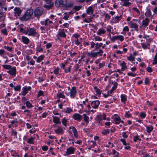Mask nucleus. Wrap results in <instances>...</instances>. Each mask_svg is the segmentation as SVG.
I'll return each instance as SVG.
<instances>
[{
  "label": "nucleus",
  "mask_w": 157,
  "mask_h": 157,
  "mask_svg": "<svg viewBox=\"0 0 157 157\" xmlns=\"http://www.w3.org/2000/svg\"><path fill=\"white\" fill-rule=\"evenodd\" d=\"M33 13V10L29 9L26 11L21 19L22 21H27L30 18Z\"/></svg>",
  "instance_id": "1"
},
{
  "label": "nucleus",
  "mask_w": 157,
  "mask_h": 157,
  "mask_svg": "<svg viewBox=\"0 0 157 157\" xmlns=\"http://www.w3.org/2000/svg\"><path fill=\"white\" fill-rule=\"evenodd\" d=\"M44 10L42 7H37L34 10V15L35 17H39L43 13Z\"/></svg>",
  "instance_id": "2"
},
{
  "label": "nucleus",
  "mask_w": 157,
  "mask_h": 157,
  "mask_svg": "<svg viewBox=\"0 0 157 157\" xmlns=\"http://www.w3.org/2000/svg\"><path fill=\"white\" fill-rule=\"evenodd\" d=\"M67 2L66 0H56L55 4L57 7H64Z\"/></svg>",
  "instance_id": "3"
},
{
  "label": "nucleus",
  "mask_w": 157,
  "mask_h": 157,
  "mask_svg": "<svg viewBox=\"0 0 157 157\" xmlns=\"http://www.w3.org/2000/svg\"><path fill=\"white\" fill-rule=\"evenodd\" d=\"M106 115L105 114H103L102 115H98L95 118V120L96 122H98L100 125H102L101 121L103 120H106Z\"/></svg>",
  "instance_id": "4"
},
{
  "label": "nucleus",
  "mask_w": 157,
  "mask_h": 157,
  "mask_svg": "<svg viewBox=\"0 0 157 157\" xmlns=\"http://www.w3.org/2000/svg\"><path fill=\"white\" fill-rule=\"evenodd\" d=\"M46 3L44 4L43 7L47 9H51L53 6L54 3L52 0H44Z\"/></svg>",
  "instance_id": "5"
},
{
  "label": "nucleus",
  "mask_w": 157,
  "mask_h": 157,
  "mask_svg": "<svg viewBox=\"0 0 157 157\" xmlns=\"http://www.w3.org/2000/svg\"><path fill=\"white\" fill-rule=\"evenodd\" d=\"M27 29H28L29 36H35L37 34V33L36 32V29L34 28H29L28 27Z\"/></svg>",
  "instance_id": "6"
},
{
  "label": "nucleus",
  "mask_w": 157,
  "mask_h": 157,
  "mask_svg": "<svg viewBox=\"0 0 157 157\" xmlns=\"http://www.w3.org/2000/svg\"><path fill=\"white\" fill-rule=\"evenodd\" d=\"M77 91L75 87H72L70 92V97L71 98H74L76 95Z\"/></svg>",
  "instance_id": "7"
},
{
  "label": "nucleus",
  "mask_w": 157,
  "mask_h": 157,
  "mask_svg": "<svg viewBox=\"0 0 157 157\" xmlns=\"http://www.w3.org/2000/svg\"><path fill=\"white\" fill-rule=\"evenodd\" d=\"M17 70L15 67H12L9 70L7 71V73L10 75L15 76L16 74Z\"/></svg>",
  "instance_id": "8"
},
{
  "label": "nucleus",
  "mask_w": 157,
  "mask_h": 157,
  "mask_svg": "<svg viewBox=\"0 0 157 157\" xmlns=\"http://www.w3.org/2000/svg\"><path fill=\"white\" fill-rule=\"evenodd\" d=\"M100 103L99 100L93 101L91 103V105L92 107L94 109H97Z\"/></svg>",
  "instance_id": "9"
},
{
  "label": "nucleus",
  "mask_w": 157,
  "mask_h": 157,
  "mask_svg": "<svg viewBox=\"0 0 157 157\" xmlns=\"http://www.w3.org/2000/svg\"><path fill=\"white\" fill-rule=\"evenodd\" d=\"M75 150L74 148L73 147H70L67 148L66 152V155H69L73 154L75 151Z\"/></svg>",
  "instance_id": "10"
},
{
  "label": "nucleus",
  "mask_w": 157,
  "mask_h": 157,
  "mask_svg": "<svg viewBox=\"0 0 157 157\" xmlns=\"http://www.w3.org/2000/svg\"><path fill=\"white\" fill-rule=\"evenodd\" d=\"M73 118L77 121H80L82 118V116L78 113H76L73 115Z\"/></svg>",
  "instance_id": "11"
},
{
  "label": "nucleus",
  "mask_w": 157,
  "mask_h": 157,
  "mask_svg": "<svg viewBox=\"0 0 157 157\" xmlns=\"http://www.w3.org/2000/svg\"><path fill=\"white\" fill-rule=\"evenodd\" d=\"M113 123L116 124H119L121 122V119L118 115L115 116L113 118Z\"/></svg>",
  "instance_id": "12"
},
{
  "label": "nucleus",
  "mask_w": 157,
  "mask_h": 157,
  "mask_svg": "<svg viewBox=\"0 0 157 157\" xmlns=\"http://www.w3.org/2000/svg\"><path fill=\"white\" fill-rule=\"evenodd\" d=\"M149 20L148 18L146 17L142 21V26H144V27H146L148 25Z\"/></svg>",
  "instance_id": "13"
},
{
  "label": "nucleus",
  "mask_w": 157,
  "mask_h": 157,
  "mask_svg": "<svg viewBox=\"0 0 157 157\" xmlns=\"http://www.w3.org/2000/svg\"><path fill=\"white\" fill-rule=\"evenodd\" d=\"M130 25L131 28H134L135 30L137 32L138 31V26L136 23H133L132 22H130Z\"/></svg>",
  "instance_id": "14"
},
{
  "label": "nucleus",
  "mask_w": 157,
  "mask_h": 157,
  "mask_svg": "<svg viewBox=\"0 0 157 157\" xmlns=\"http://www.w3.org/2000/svg\"><path fill=\"white\" fill-rule=\"evenodd\" d=\"M21 10L19 8H15L14 9V14L16 16H19L21 13Z\"/></svg>",
  "instance_id": "15"
},
{
  "label": "nucleus",
  "mask_w": 157,
  "mask_h": 157,
  "mask_svg": "<svg viewBox=\"0 0 157 157\" xmlns=\"http://www.w3.org/2000/svg\"><path fill=\"white\" fill-rule=\"evenodd\" d=\"M64 29H62L61 31H59L58 33L59 36L60 37L65 38L66 35L64 31Z\"/></svg>",
  "instance_id": "16"
},
{
  "label": "nucleus",
  "mask_w": 157,
  "mask_h": 157,
  "mask_svg": "<svg viewBox=\"0 0 157 157\" xmlns=\"http://www.w3.org/2000/svg\"><path fill=\"white\" fill-rule=\"evenodd\" d=\"M53 122L56 124H58L61 123L60 119L59 118L57 117L53 116Z\"/></svg>",
  "instance_id": "17"
},
{
  "label": "nucleus",
  "mask_w": 157,
  "mask_h": 157,
  "mask_svg": "<svg viewBox=\"0 0 157 157\" xmlns=\"http://www.w3.org/2000/svg\"><path fill=\"white\" fill-rule=\"evenodd\" d=\"M22 41L23 43L25 44H28L29 42V40L27 37L22 36L21 37Z\"/></svg>",
  "instance_id": "18"
},
{
  "label": "nucleus",
  "mask_w": 157,
  "mask_h": 157,
  "mask_svg": "<svg viewBox=\"0 0 157 157\" xmlns=\"http://www.w3.org/2000/svg\"><path fill=\"white\" fill-rule=\"evenodd\" d=\"M74 5V2L72 1H69L67 2H66V5L64 7L71 8Z\"/></svg>",
  "instance_id": "19"
},
{
  "label": "nucleus",
  "mask_w": 157,
  "mask_h": 157,
  "mask_svg": "<svg viewBox=\"0 0 157 157\" xmlns=\"http://www.w3.org/2000/svg\"><path fill=\"white\" fill-rule=\"evenodd\" d=\"M93 11L94 10L92 7L91 6H90L89 7L86 9V13L88 15L92 14L93 13Z\"/></svg>",
  "instance_id": "20"
},
{
  "label": "nucleus",
  "mask_w": 157,
  "mask_h": 157,
  "mask_svg": "<svg viewBox=\"0 0 157 157\" xmlns=\"http://www.w3.org/2000/svg\"><path fill=\"white\" fill-rule=\"evenodd\" d=\"M126 96L123 94H122L121 96V102L125 103L127 101Z\"/></svg>",
  "instance_id": "21"
},
{
  "label": "nucleus",
  "mask_w": 157,
  "mask_h": 157,
  "mask_svg": "<svg viewBox=\"0 0 157 157\" xmlns=\"http://www.w3.org/2000/svg\"><path fill=\"white\" fill-rule=\"evenodd\" d=\"M120 65L121 67V71H124L127 68L126 64L124 61L120 64Z\"/></svg>",
  "instance_id": "22"
},
{
  "label": "nucleus",
  "mask_w": 157,
  "mask_h": 157,
  "mask_svg": "<svg viewBox=\"0 0 157 157\" xmlns=\"http://www.w3.org/2000/svg\"><path fill=\"white\" fill-rule=\"evenodd\" d=\"M72 132L74 133V136L76 138H78V132L76 128L74 127H72Z\"/></svg>",
  "instance_id": "23"
},
{
  "label": "nucleus",
  "mask_w": 157,
  "mask_h": 157,
  "mask_svg": "<svg viewBox=\"0 0 157 157\" xmlns=\"http://www.w3.org/2000/svg\"><path fill=\"white\" fill-rule=\"evenodd\" d=\"M54 131L57 134H59L63 132V130L61 127L58 126L57 129L54 130Z\"/></svg>",
  "instance_id": "24"
},
{
  "label": "nucleus",
  "mask_w": 157,
  "mask_h": 157,
  "mask_svg": "<svg viewBox=\"0 0 157 157\" xmlns=\"http://www.w3.org/2000/svg\"><path fill=\"white\" fill-rule=\"evenodd\" d=\"M56 97L59 98H62L63 99L65 98V96L63 94V92L58 93L56 95Z\"/></svg>",
  "instance_id": "25"
},
{
  "label": "nucleus",
  "mask_w": 157,
  "mask_h": 157,
  "mask_svg": "<svg viewBox=\"0 0 157 157\" xmlns=\"http://www.w3.org/2000/svg\"><path fill=\"white\" fill-rule=\"evenodd\" d=\"M22 90V94L23 96L25 95L28 92L27 87L25 86L23 88Z\"/></svg>",
  "instance_id": "26"
},
{
  "label": "nucleus",
  "mask_w": 157,
  "mask_h": 157,
  "mask_svg": "<svg viewBox=\"0 0 157 157\" xmlns=\"http://www.w3.org/2000/svg\"><path fill=\"white\" fill-rule=\"evenodd\" d=\"M105 31L104 30L102 29H99L97 31V34L98 35H101V34L105 33Z\"/></svg>",
  "instance_id": "27"
},
{
  "label": "nucleus",
  "mask_w": 157,
  "mask_h": 157,
  "mask_svg": "<svg viewBox=\"0 0 157 157\" xmlns=\"http://www.w3.org/2000/svg\"><path fill=\"white\" fill-rule=\"evenodd\" d=\"M95 52H88L87 53V56H90L92 58H96L97 56Z\"/></svg>",
  "instance_id": "28"
},
{
  "label": "nucleus",
  "mask_w": 157,
  "mask_h": 157,
  "mask_svg": "<svg viewBox=\"0 0 157 157\" xmlns=\"http://www.w3.org/2000/svg\"><path fill=\"white\" fill-rule=\"evenodd\" d=\"M35 137H31L29 138L27 141V142L30 144H34V140L35 139Z\"/></svg>",
  "instance_id": "29"
},
{
  "label": "nucleus",
  "mask_w": 157,
  "mask_h": 157,
  "mask_svg": "<svg viewBox=\"0 0 157 157\" xmlns=\"http://www.w3.org/2000/svg\"><path fill=\"white\" fill-rule=\"evenodd\" d=\"M153 127L152 126H147L146 127V131L148 133H150L153 130Z\"/></svg>",
  "instance_id": "30"
},
{
  "label": "nucleus",
  "mask_w": 157,
  "mask_h": 157,
  "mask_svg": "<svg viewBox=\"0 0 157 157\" xmlns=\"http://www.w3.org/2000/svg\"><path fill=\"white\" fill-rule=\"evenodd\" d=\"M2 66L4 69L6 70H9L12 67L11 65L8 64L3 65Z\"/></svg>",
  "instance_id": "31"
},
{
  "label": "nucleus",
  "mask_w": 157,
  "mask_h": 157,
  "mask_svg": "<svg viewBox=\"0 0 157 157\" xmlns=\"http://www.w3.org/2000/svg\"><path fill=\"white\" fill-rule=\"evenodd\" d=\"M44 56L43 55H41L37 58V59H36V61L38 63L42 61L44 59Z\"/></svg>",
  "instance_id": "32"
},
{
  "label": "nucleus",
  "mask_w": 157,
  "mask_h": 157,
  "mask_svg": "<svg viewBox=\"0 0 157 157\" xmlns=\"http://www.w3.org/2000/svg\"><path fill=\"white\" fill-rule=\"evenodd\" d=\"M127 59L130 61H135V57L133 56L131 54H130V56L127 57Z\"/></svg>",
  "instance_id": "33"
},
{
  "label": "nucleus",
  "mask_w": 157,
  "mask_h": 157,
  "mask_svg": "<svg viewBox=\"0 0 157 157\" xmlns=\"http://www.w3.org/2000/svg\"><path fill=\"white\" fill-rule=\"evenodd\" d=\"M151 12L150 9H148L145 13V15L146 16L149 17L151 15Z\"/></svg>",
  "instance_id": "34"
},
{
  "label": "nucleus",
  "mask_w": 157,
  "mask_h": 157,
  "mask_svg": "<svg viewBox=\"0 0 157 157\" xmlns=\"http://www.w3.org/2000/svg\"><path fill=\"white\" fill-rule=\"evenodd\" d=\"M117 40H120L122 42L124 40V38L123 36L121 35H119L117 36Z\"/></svg>",
  "instance_id": "35"
},
{
  "label": "nucleus",
  "mask_w": 157,
  "mask_h": 157,
  "mask_svg": "<svg viewBox=\"0 0 157 157\" xmlns=\"http://www.w3.org/2000/svg\"><path fill=\"white\" fill-rule=\"evenodd\" d=\"M48 19L47 18L45 21H41L40 22V24L42 25H44L45 26H46L48 25Z\"/></svg>",
  "instance_id": "36"
},
{
  "label": "nucleus",
  "mask_w": 157,
  "mask_h": 157,
  "mask_svg": "<svg viewBox=\"0 0 157 157\" xmlns=\"http://www.w3.org/2000/svg\"><path fill=\"white\" fill-rule=\"evenodd\" d=\"M157 64V53H156L154 58L153 61L152 63V64L155 65Z\"/></svg>",
  "instance_id": "37"
},
{
  "label": "nucleus",
  "mask_w": 157,
  "mask_h": 157,
  "mask_svg": "<svg viewBox=\"0 0 157 157\" xmlns=\"http://www.w3.org/2000/svg\"><path fill=\"white\" fill-rule=\"evenodd\" d=\"M37 51L39 52H40L43 51V49L41 47L40 44L38 45L37 46L36 48Z\"/></svg>",
  "instance_id": "38"
},
{
  "label": "nucleus",
  "mask_w": 157,
  "mask_h": 157,
  "mask_svg": "<svg viewBox=\"0 0 157 157\" xmlns=\"http://www.w3.org/2000/svg\"><path fill=\"white\" fill-rule=\"evenodd\" d=\"M83 116L84 120L85 122H87L89 121V118L85 114H84L83 115Z\"/></svg>",
  "instance_id": "39"
},
{
  "label": "nucleus",
  "mask_w": 157,
  "mask_h": 157,
  "mask_svg": "<svg viewBox=\"0 0 157 157\" xmlns=\"http://www.w3.org/2000/svg\"><path fill=\"white\" fill-rule=\"evenodd\" d=\"M129 1H126L124 2L123 4L122 5L123 6H128L129 5L131 4L130 2H128Z\"/></svg>",
  "instance_id": "40"
},
{
  "label": "nucleus",
  "mask_w": 157,
  "mask_h": 157,
  "mask_svg": "<svg viewBox=\"0 0 157 157\" xmlns=\"http://www.w3.org/2000/svg\"><path fill=\"white\" fill-rule=\"evenodd\" d=\"M122 18V16L120 15V16H116L115 17V19H116V21H115L116 23H117L119 21L121 18Z\"/></svg>",
  "instance_id": "41"
},
{
  "label": "nucleus",
  "mask_w": 157,
  "mask_h": 157,
  "mask_svg": "<svg viewBox=\"0 0 157 157\" xmlns=\"http://www.w3.org/2000/svg\"><path fill=\"white\" fill-rule=\"evenodd\" d=\"M82 8V6H75L73 7V9L75 10V11H77L81 9Z\"/></svg>",
  "instance_id": "42"
},
{
  "label": "nucleus",
  "mask_w": 157,
  "mask_h": 157,
  "mask_svg": "<svg viewBox=\"0 0 157 157\" xmlns=\"http://www.w3.org/2000/svg\"><path fill=\"white\" fill-rule=\"evenodd\" d=\"M20 31L26 34H27L28 33V29L27 30H25L22 28H20Z\"/></svg>",
  "instance_id": "43"
},
{
  "label": "nucleus",
  "mask_w": 157,
  "mask_h": 157,
  "mask_svg": "<svg viewBox=\"0 0 157 157\" xmlns=\"http://www.w3.org/2000/svg\"><path fill=\"white\" fill-rule=\"evenodd\" d=\"M103 45V44L102 43H100L98 44V43H97L95 44V47L96 49H98L99 48L101 47Z\"/></svg>",
  "instance_id": "44"
},
{
  "label": "nucleus",
  "mask_w": 157,
  "mask_h": 157,
  "mask_svg": "<svg viewBox=\"0 0 157 157\" xmlns=\"http://www.w3.org/2000/svg\"><path fill=\"white\" fill-rule=\"evenodd\" d=\"M25 104L27 107L28 108H30L33 107L32 104L29 101H26L25 102Z\"/></svg>",
  "instance_id": "45"
},
{
  "label": "nucleus",
  "mask_w": 157,
  "mask_h": 157,
  "mask_svg": "<svg viewBox=\"0 0 157 157\" xmlns=\"http://www.w3.org/2000/svg\"><path fill=\"white\" fill-rule=\"evenodd\" d=\"M94 40L97 41H101L102 40V38L98 36H96L94 38Z\"/></svg>",
  "instance_id": "46"
},
{
  "label": "nucleus",
  "mask_w": 157,
  "mask_h": 157,
  "mask_svg": "<svg viewBox=\"0 0 157 157\" xmlns=\"http://www.w3.org/2000/svg\"><path fill=\"white\" fill-rule=\"evenodd\" d=\"M21 86L20 85H18L16 87H14V90L15 91H19L20 90Z\"/></svg>",
  "instance_id": "47"
},
{
  "label": "nucleus",
  "mask_w": 157,
  "mask_h": 157,
  "mask_svg": "<svg viewBox=\"0 0 157 157\" xmlns=\"http://www.w3.org/2000/svg\"><path fill=\"white\" fill-rule=\"evenodd\" d=\"M67 121L65 117L63 118L62 119V122L63 125L66 126L67 124Z\"/></svg>",
  "instance_id": "48"
},
{
  "label": "nucleus",
  "mask_w": 157,
  "mask_h": 157,
  "mask_svg": "<svg viewBox=\"0 0 157 157\" xmlns=\"http://www.w3.org/2000/svg\"><path fill=\"white\" fill-rule=\"evenodd\" d=\"M117 84H118L116 82H114L113 84V86L112 88V90H116L117 88Z\"/></svg>",
  "instance_id": "49"
},
{
  "label": "nucleus",
  "mask_w": 157,
  "mask_h": 157,
  "mask_svg": "<svg viewBox=\"0 0 157 157\" xmlns=\"http://www.w3.org/2000/svg\"><path fill=\"white\" fill-rule=\"evenodd\" d=\"M109 131L108 129H105L102 132V133L103 135H105L107 133H109Z\"/></svg>",
  "instance_id": "50"
},
{
  "label": "nucleus",
  "mask_w": 157,
  "mask_h": 157,
  "mask_svg": "<svg viewBox=\"0 0 157 157\" xmlns=\"http://www.w3.org/2000/svg\"><path fill=\"white\" fill-rule=\"evenodd\" d=\"M140 116L142 118H144L146 117V114L144 112H142L140 114Z\"/></svg>",
  "instance_id": "51"
},
{
  "label": "nucleus",
  "mask_w": 157,
  "mask_h": 157,
  "mask_svg": "<svg viewBox=\"0 0 157 157\" xmlns=\"http://www.w3.org/2000/svg\"><path fill=\"white\" fill-rule=\"evenodd\" d=\"M149 79L147 77H146L145 78V81H144V83L145 85H147L149 84Z\"/></svg>",
  "instance_id": "52"
},
{
  "label": "nucleus",
  "mask_w": 157,
  "mask_h": 157,
  "mask_svg": "<svg viewBox=\"0 0 157 157\" xmlns=\"http://www.w3.org/2000/svg\"><path fill=\"white\" fill-rule=\"evenodd\" d=\"M59 67H57L56 69H55L54 71V73L56 75H58L59 73Z\"/></svg>",
  "instance_id": "53"
},
{
  "label": "nucleus",
  "mask_w": 157,
  "mask_h": 157,
  "mask_svg": "<svg viewBox=\"0 0 157 157\" xmlns=\"http://www.w3.org/2000/svg\"><path fill=\"white\" fill-rule=\"evenodd\" d=\"M11 131H11L12 135L16 136L17 135V132L14 131V130L13 129H11Z\"/></svg>",
  "instance_id": "54"
},
{
  "label": "nucleus",
  "mask_w": 157,
  "mask_h": 157,
  "mask_svg": "<svg viewBox=\"0 0 157 157\" xmlns=\"http://www.w3.org/2000/svg\"><path fill=\"white\" fill-rule=\"evenodd\" d=\"M120 141L122 142L124 145L126 146L127 145H128V143H127L125 139H121Z\"/></svg>",
  "instance_id": "55"
},
{
  "label": "nucleus",
  "mask_w": 157,
  "mask_h": 157,
  "mask_svg": "<svg viewBox=\"0 0 157 157\" xmlns=\"http://www.w3.org/2000/svg\"><path fill=\"white\" fill-rule=\"evenodd\" d=\"M147 71L151 73L152 72L153 70L151 67H147L146 69Z\"/></svg>",
  "instance_id": "56"
},
{
  "label": "nucleus",
  "mask_w": 157,
  "mask_h": 157,
  "mask_svg": "<svg viewBox=\"0 0 157 157\" xmlns=\"http://www.w3.org/2000/svg\"><path fill=\"white\" fill-rule=\"evenodd\" d=\"M4 48L5 49H6L8 51H11L12 50V48L11 47H10L9 46H4Z\"/></svg>",
  "instance_id": "57"
},
{
  "label": "nucleus",
  "mask_w": 157,
  "mask_h": 157,
  "mask_svg": "<svg viewBox=\"0 0 157 157\" xmlns=\"http://www.w3.org/2000/svg\"><path fill=\"white\" fill-rule=\"evenodd\" d=\"M72 111L73 110L69 108H67V110L65 112L66 113H69L72 112Z\"/></svg>",
  "instance_id": "58"
},
{
  "label": "nucleus",
  "mask_w": 157,
  "mask_h": 157,
  "mask_svg": "<svg viewBox=\"0 0 157 157\" xmlns=\"http://www.w3.org/2000/svg\"><path fill=\"white\" fill-rule=\"evenodd\" d=\"M149 44H146L145 43H143L142 44V48L144 49H146L147 48V45Z\"/></svg>",
  "instance_id": "59"
},
{
  "label": "nucleus",
  "mask_w": 157,
  "mask_h": 157,
  "mask_svg": "<svg viewBox=\"0 0 157 157\" xmlns=\"http://www.w3.org/2000/svg\"><path fill=\"white\" fill-rule=\"evenodd\" d=\"M11 155L14 157L17 156L18 157H19V155H17V153L15 151L11 154Z\"/></svg>",
  "instance_id": "60"
},
{
  "label": "nucleus",
  "mask_w": 157,
  "mask_h": 157,
  "mask_svg": "<svg viewBox=\"0 0 157 157\" xmlns=\"http://www.w3.org/2000/svg\"><path fill=\"white\" fill-rule=\"evenodd\" d=\"M136 73H132L130 72H129L128 73L127 75L128 76H131L132 77H135L136 75Z\"/></svg>",
  "instance_id": "61"
},
{
  "label": "nucleus",
  "mask_w": 157,
  "mask_h": 157,
  "mask_svg": "<svg viewBox=\"0 0 157 157\" xmlns=\"http://www.w3.org/2000/svg\"><path fill=\"white\" fill-rule=\"evenodd\" d=\"M91 142H92L93 143V144L91 145V147H90L88 148L90 150L92 148H94V146L96 145V143L95 142H94L93 141H91Z\"/></svg>",
  "instance_id": "62"
},
{
  "label": "nucleus",
  "mask_w": 157,
  "mask_h": 157,
  "mask_svg": "<svg viewBox=\"0 0 157 157\" xmlns=\"http://www.w3.org/2000/svg\"><path fill=\"white\" fill-rule=\"evenodd\" d=\"M42 149L44 151H47L48 149V147L46 146H44L42 147Z\"/></svg>",
  "instance_id": "63"
},
{
  "label": "nucleus",
  "mask_w": 157,
  "mask_h": 157,
  "mask_svg": "<svg viewBox=\"0 0 157 157\" xmlns=\"http://www.w3.org/2000/svg\"><path fill=\"white\" fill-rule=\"evenodd\" d=\"M2 32L5 35H7V29H3L2 31Z\"/></svg>",
  "instance_id": "64"
}]
</instances>
